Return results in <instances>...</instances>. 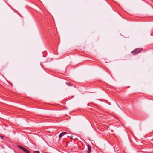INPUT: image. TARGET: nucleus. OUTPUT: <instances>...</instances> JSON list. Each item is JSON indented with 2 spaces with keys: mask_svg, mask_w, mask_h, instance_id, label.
Returning a JSON list of instances; mask_svg holds the SVG:
<instances>
[{
  "mask_svg": "<svg viewBox=\"0 0 153 153\" xmlns=\"http://www.w3.org/2000/svg\"><path fill=\"white\" fill-rule=\"evenodd\" d=\"M142 49L141 48H136L131 51V53L133 55H136L140 53L142 50Z\"/></svg>",
  "mask_w": 153,
  "mask_h": 153,
  "instance_id": "obj_1",
  "label": "nucleus"
},
{
  "mask_svg": "<svg viewBox=\"0 0 153 153\" xmlns=\"http://www.w3.org/2000/svg\"><path fill=\"white\" fill-rule=\"evenodd\" d=\"M67 133L66 132H63L60 134L59 136V137L61 138L62 137L63 135L67 134Z\"/></svg>",
  "mask_w": 153,
  "mask_h": 153,
  "instance_id": "obj_2",
  "label": "nucleus"
},
{
  "mask_svg": "<svg viewBox=\"0 0 153 153\" xmlns=\"http://www.w3.org/2000/svg\"><path fill=\"white\" fill-rule=\"evenodd\" d=\"M88 151H87V152L88 153H90L91 151V147L89 145H88Z\"/></svg>",
  "mask_w": 153,
  "mask_h": 153,
  "instance_id": "obj_3",
  "label": "nucleus"
},
{
  "mask_svg": "<svg viewBox=\"0 0 153 153\" xmlns=\"http://www.w3.org/2000/svg\"><path fill=\"white\" fill-rule=\"evenodd\" d=\"M18 147L20 149H21L23 151L24 150V149L25 148H24L23 146H20V145H18Z\"/></svg>",
  "mask_w": 153,
  "mask_h": 153,
  "instance_id": "obj_4",
  "label": "nucleus"
},
{
  "mask_svg": "<svg viewBox=\"0 0 153 153\" xmlns=\"http://www.w3.org/2000/svg\"><path fill=\"white\" fill-rule=\"evenodd\" d=\"M23 151L25 152L26 153H30V152L28 150H27L25 148L24 149Z\"/></svg>",
  "mask_w": 153,
  "mask_h": 153,
  "instance_id": "obj_5",
  "label": "nucleus"
},
{
  "mask_svg": "<svg viewBox=\"0 0 153 153\" xmlns=\"http://www.w3.org/2000/svg\"><path fill=\"white\" fill-rule=\"evenodd\" d=\"M34 153H40V152L39 151H34Z\"/></svg>",
  "mask_w": 153,
  "mask_h": 153,
  "instance_id": "obj_6",
  "label": "nucleus"
},
{
  "mask_svg": "<svg viewBox=\"0 0 153 153\" xmlns=\"http://www.w3.org/2000/svg\"><path fill=\"white\" fill-rule=\"evenodd\" d=\"M0 137L2 139H3V138L4 137L2 136H0Z\"/></svg>",
  "mask_w": 153,
  "mask_h": 153,
  "instance_id": "obj_7",
  "label": "nucleus"
},
{
  "mask_svg": "<svg viewBox=\"0 0 153 153\" xmlns=\"http://www.w3.org/2000/svg\"><path fill=\"white\" fill-rule=\"evenodd\" d=\"M68 85L69 86H71V84L70 83H69L68 84Z\"/></svg>",
  "mask_w": 153,
  "mask_h": 153,
  "instance_id": "obj_8",
  "label": "nucleus"
},
{
  "mask_svg": "<svg viewBox=\"0 0 153 153\" xmlns=\"http://www.w3.org/2000/svg\"><path fill=\"white\" fill-rule=\"evenodd\" d=\"M11 86H13V85L12 83L11 84Z\"/></svg>",
  "mask_w": 153,
  "mask_h": 153,
  "instance_id": "obj_9",
  "label": "nucleus"
}]
</instances>
